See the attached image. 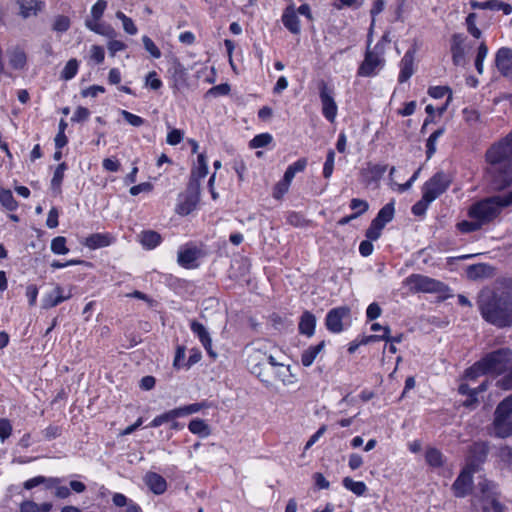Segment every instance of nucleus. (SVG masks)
I'll return each mask as SVG.
<instances>
[{
  "mask_svg": "<svg viewBox=\"0 0 512 512\" xmlns=\"http://www.w3.org/2000/svg\"><path fill=\"white\" fill-rule=\"evenodd\" d=\"M485 157L493 188L502 190L512 185V132L491 145Z\"/></svg>",
  "mask_w": 512,
  "mask_h": 512,
  "instance_id": "nucleus-1",
  "label": "nucleus"
},
{
  "mask_svg": "<svg viewBox=\"0 0 512 512\" xmlns=\"http://www.w3.org/2000/svg\"><path fill=\"white\" fill-rule=\"evenodd\" d=\"M506 371L508 373L497 381V386L509 390L512 388V350L510 348H500L486 354L481 360L468 368L465 376L469 379H475L481 374L500 375Z\"/></svg>",
  "mask_w": 512,
  "mask_h": 512,
  "instance_id": "nucleus-2",
  "label": "nucleus"
},
{
  "mask_svg": "<svg viewBox=\"0 0 512 512\" xmlns=\"http://www.w3.org/2000/svg\"><path fill=\"white\" fill-rule=\"evenodd\" d=\"M478 306L488 323L498 328L512 326V293L483 290L478 297Z\"/></svg>",
  "mask_w": 512,
  "mask_h": 512,
  "instance_id": "nucleus-3",
  "label": "nucleus"
},
{
  "mask_svg": "<svg viewBox=\"0 0 512 512\" xmlns=\"http://www.w3.org/2000/svg\"><path fill=\"white\" fill-rule=\"evenodd\" d=\"M280 348L269 339H256L244 348V357L247 368L257 378L267 364L276 360V353Z\"/></svg>",
  "mask_w": 512,
  "mask_h": 512,
  "instance_id": "nucleus-4",
  "label": "nucleus"
},
{
  "mask_svg": "<svg viewBox=\"0 0 512 512\" xmlns=\"http://www.w3.org/2000/svg\"><path fill=\"white\" fill-rule=\"evenodd\" d=\"M284 354L279 349L276 353V360L271 361L262 369L258 377L259 381L266 388H276L279 384L283 386H295L297 378L291 371V366L283 362Z\"/></svg>",
  "mask_w": 512,
  "mask_h": 512,
  "instance_id": "nucleus-5",
  "label": "nucleus"
},
{
  "mask_svg": "<svg viewBox=\"0 0 512 512\" xmlns=\"http://www.w3.org/2000/svg\"><path fill=\"white\" fill-rule=\"evenodd\" d=\"M512 204V191L503 196H492L480 200L470 206L468 215L471 219H478L482 225L492 222L503 207Z\"/></svg>",
  "mask_w": 512,
  "mask_h": 512,
  "instance_id": "nucleus-6",
  "label": "nucleus"
},
{
  "mask_svg": "<svg viewBox=\"0 0 512 512\" xmlns=\"http://www.w3.org/2000/svg\"><path fill=\"white\" fill-rule=\"evenodd\" d=\"M491 426V434L497 438L512 436V394L497 405Z\"/></svg>",
  "mask_w": 512,
  "mask_h": 512,
  "instance_id": "nucleus-7",
  "label": "nucleus"
},
{
  "mask_svg": "<svg viewBox=\"0 0 512 512\" xmlns=\"http://www.w3.org/2000/svg\"><path fill=\"white\" fill-rule=\"evenodd\" d=\"M404 283L414 293H443L448 290L443 282L421 274L410 275Z\"/></svg>",
  "mask_w": 512,
  "mask_h": 512,
  "instance_id": "nucleus-8",
  "label": "nucleus"
},
{
  "mask_svg": "<svg viewBox=\"0 0 512 512\" xmlns=\"http://www.w3.org/2000/svg\"><path fill=\"white\" fill-rule=\"evenodd\" d=\"M452 182V178L449 174L439 171L435 173L425 184L423 185V194L428 197L431 201L437 199L449 188Z\"/></svg>",
  "mask_w": 512,
  "mask_h": 512,
  "instance_id": "nucleus-9",
  "label": "nucleus"
},
{
  "mask_svg": "<svg viewBox=\"0 0 512 512\" xmlns=\"http://www.w3.org/2000/svg\"><path fill=\"white\" fill-rule=\"evenodd\" d=\"M200 194V183L190 181L187 191L179 195L176 213L182 216L190 214L197 206Z\"/></svg>",
  "mask_w": 512,
  "mask_h": 512,
  "instance_id": "nucleus-10",
  "label": "nucleus"
},
{
  "mask_svg": "<svg viewBox=\"0 0 512 512\" xmlns=\"http://www.w3.org/2000/svg\"><path fill=\"white\" fill-rule=\"evenodd\" d=\"M382 49L377 44L374 50H367L365 58L358 69V75L360 76H372L376 73V70L381 68L384 63V59L381 57Z\"/></svg>",
  "mask_w": 512,
  "mask_h": 512,
  "instance_id": "nucleus-11",
  "label": "nucleus"
},
{
  "mask_svg": "<svg viewBox=\"0 0 512 512\" xmlns=\"http://www.w3.org/2000/svg\"><path fill=\"white\" fill-rule=\"evenodd\" d=\"M495 65L500 74L512 81V49L500 48L495 55Z\"/></svg>",
  "mask_w": 512,
  "mask_h": 512,
  "instance_id": "nucleus-12",
  "label": "nucleus"
},
{
  "mask_svg": "<svg viewBox=\"0 0 512 512\" xmlns=\"http://www.w3.org/2000/svg\"><path fill=\"white\" fill-rule=\"evenodd\" d=\"M350 309L346 306L330 310L326 316V327L333 333H339L343 330L342 319L348 317Z\"/></svg>",
  "mask_w": 512,
  "mask_h": 512,
  "instance_id": "nucleus-13",
  "label": "nucleus"
},
{
  "mask_svg": "<svg viewBox=\"0 0 512 512\" xmlns=\"http://www.w3.org/2000/svg\"><path fill=\"white\" fill-rule=\"evenodd\" d=\"M319 89L323 114L328 120L333 121L337 113V105L331 95L332 92L328 89L324 81L319 83Z\"/></svg>",
  "mask_w": 512,
  "mask_h": 512,
  "instance_id": "nucleus-14",
  "label": "nucleus"
},
{
  "mask_svg": "<svg viewBox=\"0 0 512 512\" xmlns=\"http://www.w3.org/2000/svg\"><path fill=\"white\" fill-rule=\"evenodd\" d=\"M465 36L463 34L455 33L451 37V54L453 64L456 66H463L465 64V49H464Z\"/></svg>",
  "mask_w": 512,
  "mask_h": 512,
  "instance_id": "nucleus-15",
  "label": "nucleus"
},
{
  "mask_svg": "<svg viewBox=\"0 0 512 512\" xmlns=\"http://www.w3.org/2000/svg\"><path fill=\"white\" fill-rule=\"evenodd\" d=\"M472 483L471 472L463 470L452 485L454 495L460 498L465 497L471 492Z\"/></svg>",
  "mask_w": 512,
  "mask_h": 512,
  "instance_id": "nucleus-16",
  "label": "nucleus"
},
{
  "mask_svg": "<svg viewBox=\"0 0 512 512\" xmlns=\"http://www.w3.org/2000/svg\"><path fill=\"white\" fill-rule=\"evenodd\" d=\"M495 269L485 263L473 264L466 268V276L469 280L476 281L494 276Z\"/></svg>",
  "mask_w": 512,
  "mask_h": 512,
  "instance_id": "nucleus-17",
  "label": "nucleus"
},
{
  "mask_svg": "<svg viewBox=\"0 0 512 512\" xmlns=\"http://www.w3.org/2000/svg\"><path fill=\"white\" fill-rule=\"evenodd\" d=\"M147 487L156 495L163 494L167 489L166 480L158 473L148 472L144 476Z\"/></svg>",
  "mask_w": 512,
  "mask_h": 512,
  "instance_id": "nucleus-18",
  "label": "nucleus"
},
{
  "mask_svg": "<svg viewBox=\"0 0 512 512\" xmlns=\"http://www.w3.org/2000/svg\"><path fill=\"white\" fill-rule=\"evenodd\" d=\"M415 49H409L405 55L403 56L400 63V74H399V82H406L414 73L413 63H414Z\"/></svg>",
  "mask_w": 512,
  "mask_h": 512,
  "instance_id": "nucleus-19",
  "label": "nucleus"
},
{
  "mask_svg": "<svg viewBox=\"0 0 512 512\" xmlns=\"http://www.w3.org/2000/svg\"><path fill=\"white\" fill-rule=\"evenodd\" d=\"M470 5L473 9L502 10L505 15L512 13V6L499 0H488L485 2H477L473 0L470 2Z\"/></svg>",
  "mask_w": 512,
  "mask_h": 512,
  "instance_id": "nucleus-20",
  "label": "nucleus"
},
{
  "mask_svg": "<svg viewBox=\"0 0 512 512\" xmlns=\"http://www.w3.org/2000/svg\"><path fill=\"white\" fill-rule=\"evenodd\" d=\"M469 452L472 465L482 464L488 456L489 445L486 442H475Z\"/></svg>",
  "mask_w": 512,
  "mask_h": 512,
  "instance_id": "nucleus-21",
  "label": "nucleus"
},
{
  "mask_svg": "<svg viewBox=\"0 0 512 512\" xmlns=\"http://www.w3.org/2000/svg\"><path fill=\"white\" fill-rule=\"evenodd\" d=\"M113 240V236L109 233H95L85 239L84 245L90 249H98L109 246Z\"/></svg>",
  "mask_w": 512,
  "mask_h": 512,
  "instance_id": "nucleus-22",
  "label": "nucleus"
},
{
  "mask_svg": "<svg viewBox=\"0 0 512 512\" xmlns=\"http://www.w3.org/2000/svg\"><path fill=\"white\" fill-rule=\"evenodd\" d=\"M191 329L199 337L209 356L215 359L217 354L211 348V339L205 327L197 321H192Z\"/></svg>",
  "mask_w": 512,
  "mask_h": 512,
  "instance_id": "nucleus-23",
  "label": "nucleus"
},
{
  "mask_svg": "<svg viewBox=\"0 0 512 512\" xmlns=\"http://www.w3.org/2000/svg\"><path fill=\"white\" fill-rule=\"evenodd\" d=\"M282 22L284 26L293 34L300 33L299 18L296 15L293 6H289L285 9L282 15Z\"/></svg>",
  "mask_w": 512,
  "mask_h": 512,
  "instance_id": "nucleus-24",
  "label": "nucleus"
},
{
  "mask_svg": "<svg viewBox=\"0 0 512 512\" xmlns=\"http://www.w3.org/2000/svg\"><path fill=\"white\" fill-rule=\"evenodd\" d=\"M71 295L64 296L63 295V289L61 286L57 285L53 289L51 293L46 295V297L43 299V308L49 309L52 307H55L62 303L63 301L69 299Z\"/></svg>",
  "mask_w": 512,
  "mask_h": 512,
  "instance_id": "nucleus-25",
  "label": "nucleus"
},
{
  "mask_svg": "<svg viewBox=\"0 0 512 512\" xmlns=\"http://www.w3.org/2000/svg\"><path fill=\"white\" fill-rule=\"evenodd\" d=\"M387 170V165L380 164H368V167L362 169L361 175L365 178L368 183L377 182L382 178Z\"/></svg>",
  "mask_w": 512,
  "mask_h": 512,
  "instance_id": "nucleus-26",
  "label": "nucleus"
},
{
  "mask_svg": "<svg viewBox=\"0 0 512 512\" xmlns=\"http://www.w3.org/2000/svg\"><path fill=\"white\" fill-rule=\"evenodd\" d=\"M9 64L15 70H21L25 67L27 57L25 52L19 48L14 47L8 50Z\"/></svg>",
  "mask_w": 512,
  "mask_h": 512,
  "instance_id": "nucleus-27",
  "label": "nucleus"
},
{
  "mask_svg": "<svg viewBox=\"0 0 512 512\" xmlns=\"http://www.w3.org/2000/svg\"><path fill=\"white\" fill-rule=\"evenodd\" d=\"M315 325H316L315 316L311 312L305 311L300 318V322H299V326H298L299 332L301 334H304V335H307L308 337H310L314 334Z\"/></svg>",
  "mask_w": 512,
  "mask_h": 512,
  "instance_id": "nucleus-28",
  "label": "nucleus"
},
{
  "mask_svg": "<svg viewBox=\"0 0 512 512\" xmlns=\"http://www.w3.org/2000/svg\"><path fill=\"white\" fill-rule=\"evenodd\" d=\"M17 4L23 18L34 16L41 9V2L38 0H18Z\"/></svg>",
  "mask_w": 512,
  "mask_h": 512,
  "instance_id": "nucleus-29",
  "label": "nucleus"
},
{
  "mask_svg": "<svg viewBox=\"0 0 512 512\" xmlns=\"http://www.w3.org/2000/svg\"><path fill=\"white\" fill-rule=\"evenodd\" d=\"M498 463L502 468L512 472V447L501 445L496 452Z\"/></svg>",
  "mask_w": 512,
  "mask_h": 512,
  "instance_id": "nucleus-30",
  "label": "nucleus"
},
{
  "mask_svg": "<svg viewBox=\"0 0 512 512\" xmlns=\"http://www.w3.org/2000/svg\"><path fill=\"white\" fill-rule=\"evenodd\" d=\"M199 256V251L196 248H186L178 253V262L185 268L193 267L194 262Z\"/></svg>",
  "mask_w": 512,
  "mask_h": 512,
  "instance_id": "nucleus-31",
  "label": "nucleus"
},
{
  "mask_svg": "<svg viewBox=\"0 0 512 512\" xmlns=\"http://www.w3.org/2000/svg\"><path fill=\"white\" fill-rule=\"evenodd\" d=\"M325 346V342L321 341L319 344L315 346H310L306 350L303 351L301 355V363L305 367H309L317 355L323 350Z\"/></svg>",
  "mask_w": 512,
  "mask_h": 512,
  "instance_id": "nucleus-32",
  "label": "nucleus"
},
{
  "mask_svg": "<svg viewBox=\"0 0 512 512\" xmlns=\"http://www.w3.org/2000/svg\"><path fill=\"white\" fill-rule=\"evenodd\" d=\"M206 174H207L206 158L203 154H199L197 157V162L192 170L190 181L199 182V179L205 177Z\"/></svg>",
  "mask_w": 512,
  "mask_h": 512,
  "instance_id": "nucleus-33",
  "label": "nucleus"
},
{
  "mask_svg": "<svg viewBox=\"0 0 512 512\" xmlns=\"http://www.w3.org/2000/svg\"><path fill=\"white\" fill-rule=\"evenodd\" d=\"M140 241L143 246L152 249L160 243L161 236L155 231H144L140 235Z\"/></svg>",
  "mask_w": 512,
  "mask_h": 512,
  "instance_id": "nucleus-34",
  "label": "nucleus"
},
{
  "mask_svg": "<svg viewBox=\"0 0 512 512\" xmlns=\"http://www.w3.org/2000/svg\"><path fill=\"white\" fill-rule=\"evenodd\" d=\"M342 483L346 489L352 491L357 496H362L367 491V486L364 482L354 481L350 477H345Z\"/></svg>",
  "mask_w": 512,
  "mask_h": 512,
  "instance_id": "nucleus-35",
  "label": "nucleus"
},
{
  "mask_svg": "<svg viewBox=\"0 0 512 512\" xmlns=\"http://www.w3.org/2000/svg\"><path fill=\"white\" fill-rule=\"evenodd\" d=\"M248 273V264L246 260L240 258L236 259L230 266V278H238L245 276Z\"/></svg>",
  "mask_w": 512,
  "mask_h": 512,
  "instance_id": "nucleus-36",
  "label": "nucleus"
},
{
  "mask_svg": "<svg viewBox=\"0 0 512 512\" xmlns=\"http://www.w3.org/2000/svg\"><path fill=\"white\" fill-rule=\"evenodd\" d=\"M188 428L191 433L199 435L201 437L208 436L210 434L209 426L205 423V421L201 419H193Z\"/></svg>",
  "mask_w": 512,
  "mask_h": 512,
  "instance_id": "nucleus-37",
  "label": "nucleus"
},
{
  "mask_svg": "<svg viewBox=\"0 0 512 512\" xmlns=\"http://www.w3.org/2000/svg\"><path fill=\"white\" fill-rule=\"evenodd\" d=\"M425 460L432 467H440L443 464V455L436 448H429L425 454Z\"/></svg>",
  "mask_w": 512,
  "mask_h": 512,
  "instance_id": "nucleus-38",
  "label": "nucleus"
},
{
  "mask_svg": "<svg viewBox=\"0 0 512 512\" xmlns=\"http://www.w3.org/2000/svg\"><path fill=\"white\" fill-rule=\"evenodd\" d=\"M445 129L443 127L435 130L431 135L430 137L428 138L427 140V144H426V155H427V159H430L433 154L435 153L436 151V141L437 139L443 135Z\"/></svg>",
  "mask_w": 512,
  "mask_h": 512,
  "instance_id": "nucleus-39",
  "label": "nucleus"
},
{
  "mask_svg": "<svg viewBox=\"0 0 512 512\" xmlns=\"http://www.w3.org/2000/svg\"><path fill=\"white\" fill-rule=\"evenodd\" d=\"M86 26L90 30H92L98 34L107 35V36H111V35L115 34V31L111 26L98 23L97 21L92 22L90 20H87Z\"/></svg>",
  "mask_w": 512,
  "mask_h": 512,
  "instance_id": "nucleus-40",
  "label": "nucleus"
},
{
  "mask_svg": "<svg viewBox=\"0 0 512 512\" xmlns=\"http://www.w3.org/2000/svg\"><path fill=\"white\" fill-rule=\"evenodd\" d=\"M482 224L478 219H472L471 221H461L457 224V228L462 233H470L477 230H480L482 228Z\"/></svg>",
  "mask_w": 512,
  "mask_h": 512,
  "instance_id": "nucleus-41",
  "label": "nucleus"
},
{
  "mask_svg": "<svg viewBox=\"0 0 512 512\" xmlns=\"http://www.w3.org/2000/svg\"><path fill=\"white\" fill-rule=\"evenodd\" d=\"M0 202L8 210L12 211L16 209L17 203L14 200L12 192L6 189H0Z\"/></svg>",
  "mask_w": 512,
  "mask_h": 512,
  "instance_id": "nucleus-42",
  "label": "nucleus"
},
{
  "mask_svg": "<svg viewBox=\"0 0 512 512\" xmlns=\"http://www.w3.org/2000/svg\"><path fill=\"white\" fill-rule=\"evenodd\" d=\"M77 71L78 61L76 59H70L61 72V78L64 80H70L77 74Z\"/></svg>",
  "mask_w": 512,
  "mask_h": 512,
  "instance_id": "nucleus-43",
  "label": "nucleus"
},
{
  "mask_svg": "<svg viewBox=\"0 0 512 512\" xmlns=\"http://www.w3.org/2000/svg\"><path fill=\"white\" fill-rule=\"evenodd\" d=\"M116 17L122 21L123 29L126 33L130 35H135L137 33V27L135 26L133 20L127 17L123 12H116Z\"/></svg>",
  "mask_w": 512,
  "mask_h": 512,
  "instance_id": "nucleus-44",
  "label": "nucleus"
},
{
  "mask_svg": "<svg viewBox=\"0 0 512 512\" xmlns=\"http://www.w3.org/2000/svg\"><path fill=\"white\" fill-rule=\"evenodd\" d=\"M51 250L55 254H67L69 252V249L66 246V238L63 236H58L54 238L51 242Z\"/></svg>",
  "mask_w": 512,
  "mask_h": 512,
  "instance_id": "nucleus-45",
  "label": "nucleus"
},
{
  "mask_svg": "<svg viewBox=\"0 0 512 512\" xmlns=\"http://www.w3.org/2000/svg\"><path fill=\"white\" fill-rule=\"evenodd\" d=\"M394 216V206L393 203H388L384 207L380 209L376 218L380 221H383L384 224H387L393 219Z\"/></svg>",
  "mask_w": 512,
  "mask_h": 512,
  "instance_id": "nucleus-46",
  "label": "nucleus"
},
{
  "mask_svg": "<svg viewBox=\"0 0 512 512\" xmlns=\"http://www.w3.org/2000/svg\"><path fill=\"white\" fill-rule=\"evenodd\" d=\"M177 418V414L175 413L174 409L170 410L162 415H159L155 417L152 422L149 424L150 427H159L162 424L172 421Z\"/></svg>",
  "mask_w": 512,
  "mask_h": 512,
  "instance_id": "nucleus-47",
  "label": "nucleus"
},
{
  "mask_svg": "<svg viewBox=\"0 0 512 512\" xmlns=\"http://www.w3.org/2000/svg\"><path fill=\"white\" fill-rule=\"evenodd\" d=\"M431 202L432 201L423 194L422 198L412 206L413 214L416 215V216L424 215L426 210H427V208H428V205Z\"/></svg>",
  "mask_w": 512,
  "mask_h": 512,
  "instance_id": "nucleus-48",
  "label": "nucleus"
},
{
  "mask_svg": "<svg viewBox=\"0 0 512 512\" xmlns=\"http://www.w3.org/2000/svg\"><path fill=\"white\" fill-rule=\"evenodd\" d=\"M202 407H203V404L194 403V404L176 408V409H174V411L177 414V418H178V417L190 415L193 413H197L198 411H200L202 409Z\"/></svg>",
  "mask_w": 512,
  "mask_h": 512,
  "instance_id": "nucleus-49",
  "label": "nucleus"
},
{
  "mask_svg": "<svg viewBox=\"0 0 512 512\" xmlns=\"http://www.w3.org/2000/svg\"><path fill=\"white\" fill-rule=\"evenodd\" d=\"M271 141H272V136L269 133H262V134L255 136L250 141V147H252V148L265 147L268 144H270Z\"/></svg>",
  "mask_w": 512,
  "mask_h": 512,
  "instance_id": "nucleus-50",
  "label": "nucleus"
},
{
  "mask_svg": "<svg viewBox=\"0 0 512 512\" xmlns=\"http://www.w3.org/2000/svg\"><path fill=\"white\" fill-rule=\"evenodd\" d=\"M334 158H335V152H334V150L330 149L327 153L326 161H325L324 167H323V176L327 179L330 178L333 173Z\"/></svg>",
  "mask_w": 512,
  "mask_h": 512,
  "instance_id": "nucleus-51",
  "label": "nucleus"
},
{
  "mask_svg": "<svg viewBox=\"0 0 512 512\" xmlns=\"http://www.w3.org/2000/svg\"><path fill=\"white\" fill-rule=\"evenodd\" d=\"M476 17L475 13H470L466 18V25L468 32L478 39L481 37V31L475 25Z\"/></svg>",
  "mask_w": 512,
  "mask_h": 512,
  "instance_id": "nucleus-52",
  "label": "nucleus"
},
{
  "mask_svg": "<svg viewBox=\"0 0 512 512\" xmlns=\"http://www.w3.org/2000/svg\"><path fill=\"white\" fill-rule=\"evenodd\" d=\"M70 27V19L67 16L59 15L55 18L53 30L57 32H65Z\"/></svg>",
  "mask_w": 512,
  "mask_h": 512,
  "instance_id": "nucleus-53",
  "label": "nucleus"
},
{
  "mask_svg": "<svg viewBox=\"0 0 512 512\" xmlns=\"http://www.w3.org/2000/svg\"><path fill=\"white\" fill-rule=\"evenodd\" d=\"M287 221L290 225L295 227H303L309 223V221L306 220L303 215L297 212H291L287 217Z\"/></svg>",
  "mask_w": 512,
  "mask_h": 512,
  "instance_id": "nucleus-54",
  "label": "nucleus"
},
{
  "mask_svg": "<svg viewBox=\"0 0 512 512\" xmlns=\"http://www.w3.org/2000/svg\"><path fill=\"white\" fill-rule=\"evenodd\" d=\"M142 41L144 48L146 49L147 52L151 54V56H153L154 58L161 57V52L159 48L155 45L151 38H149L148 36H143Z\"/></svg>",
  "mask_w": 512,
  "mask_h": 512,
  "instance_id": "nucleus-55",
  "label": "nucleus"
},
{
  "mask_svg": "<svg viewBox=\"0 0 512 512\" xmlns=\"http://www.w3.org/2000/svg\"><path fill=\"white\" fill-rule=\"evenodd\" d=\"M121 115L123 116V118L132 126L134 127H139V126H142L144 124V119L135 115V114H132L131 112H128L126 110H122L121 111Z\"/></svg>",
  "mask_w": 512,
  "mask_h": 512,
  "instance_id": "nucleus-56",
  "label": "nucleus"
},
{
  "mask_svg": "<svg viewBox=\"0 0 512 512\" xmlns=\"http://www.w3.org/2000/svg\"><path fill=\"white\" fill-rule=\"evenodd\" d=\"M106 7H107V2L105 0H98L94 4V6L91 9V14L95 21H98L102 17Z\"/></svg>",
  "mask_w": 512,
  "mask_h": 512,
  "instance_id": "nucleus-57",
  "label": "nucleus"
},
{
  "mask_svg": "<svg viewBox=\"0 0 512 512\" xmlns=\"http://www.w3.org/2000/svg\"><path fill=\"white\" fill-rule=\"evenodd\" d=\"M66 169V164L65 163H61L58 165V167L56 168V170L54 171V175H53V178H52V181H51V184L53 187H57L59 188L61 183H62V180H63V177H64V170Z\"/></svg>",
  "mask_w": 512,
  "mask_h": 512,
  "instance_id": "nucleus-58",
  "label": "nucleus"
},
{
  "mask_svg": "<svg viewBox=\"0 0 512 512\" xmlns=\"http://www.w3.org/2000/svg\"><path fill=\"white\" fill-rule=\"evenodd\" d=\"M350 208L353 210H357L355 213H359L360 216L361 214L365 213L368 210L369 205L365 200L353 198L350 202Z\"/></svg>",
  "mask_w": 512,
  "mask_h": 512,
  "instance_id": "nucleus-59",
  "label": "nucleus"
},
{
  "mask_svg": "<svg viewBox=\"0 0 512 512\" xmlns=\"http://www.w3.org/2000/svg\"><path fill=\"white\" fill-rule=\"evenodd\" d=\"M477 488L481 491L483 497L490 498L494 484L486 479H483L478 483Z\"/></svg>",
  "mask_w": 512,
  "mask_h": 512,
  "instance_id": "nucleus-60",
  "label": "nucleus"
},
{
  "mask_svg": "<svg viewBox=\"0 0 512 512\" xmlns=\"http://www.w3.org/2000/svg\"><path fill=\"white\" fill-rule=\"evenodd\" d=\"M183 132L179 129H173L167 135L166 141L170 145H177L183 139Z\"/></svg>",
  "mask_w": 512,
  "mask_h": 512,
  "instance_id": "nucleus-61",
  "label": "nucleus"
},
{
  "mask_svg": "<svg viewBox=\"0 0 512 512\" xmlns=\"http://www.w3.org/2000/svg\"><path fill=\"white\" fill-rule=\"evenodd\" d=\"M89 115L90 111L87 108L80 106L75 110L71 120L73 122H83L88 119Z\"/></svg>",
  "mask_w": 512,
  "mask_h": 512,
  "instance_id": "nucleus-62",
  "label": "nucleus"
},
{
  "mask_svg": "<svg viewBox=\"0 0 512 512\" xmlns=\"http://www.w3.org/2000/svg\"><path fill=\"white\" fill-rule=\"evenodd\" d=\"M146 85L150 86L153 90H158L162 86V82L157 78L155 71L149 72L146 77Z\"/></svg>",
  "mask_w": 512,
  "mask_h": 512,
  "instance_id": "nucleus-63",
  "label": "nucleus"
},
{
  "mask_svg": "<svg viewBox=\"0 0 512 512\" xmlns=\"http://www.w3.org/2000/svg\"><path fill=\"white\" fill-rule=\"evenodd\" d=\"M450 91V88L447 86H435L430 87L428 90V94L436 99L442 98Z\"/></svg>",
  "mask_w": 512,
  "mask_h": 512,
  "instance_id": "nucleus-64",
  "label": "nucleus"
}]
</instances>
